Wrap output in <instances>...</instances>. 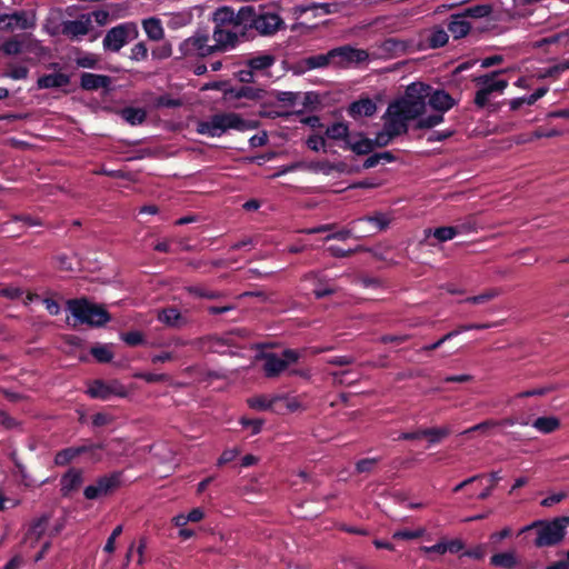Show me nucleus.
<instances>
[{"label":"nucleus","instance_id":"f257e3e1","mask_svg":"<svg viewBox=\"0 0 569 569\" xmlns=\"http://www.w3.org/2000/svg\"><path fill=\"white\" fill-rule=\"evenodd\" d=\"M251 11L249 8L241 7L237 12L227 6L218 8L212 14V21H219L220 27H226L234 32L238 43L252 40L256 33L249 28L248 18Z\"/></svg>","mask_w":569,"mask_h":569},{"label":"nucleus","instance_id":"f03ea898","mask_svg":"<svg viewBox=\"0 0 569 569\" xmlns=\"http://www.w3.org/2000/svg\"><path fill=\"white\" fill-rule=\"evenodd\" d=\"M257 121L246 120L234 112L216 113L208 121L198 124V132L208 137H220L229 129L247 131L254 129Z\"/></svg>","mask_w":569,"mask_h":569},{"label":"nucleus","instance_id":"7ed1b4c3","mask_svg":"<svg viewBox=\"0 0 569 569\" xmlns=\"http://www.w3.org/2000/svg\"><path fill=\"white\" fill-rule=\"evenodd\" d=\"M67 307L76 322L87 325L90 327H102L111 320L108 310L101 306L89 301L87 298L70 299L67 301Z\"/></svg>","mask_w":569,"mask_h":569},{"label":"nucleus","instance_id":"20e7f679","mask_svg":"<svg viewBox=\"0 0 569 569\" xmlns=\"http://www.w3.org/2000/svg\"><path fill=\"white\" fill-rule=\"evenodd\" d=\"M569 526V516L557 517L552 520H537L528 526L526 529H536L537 537L535 546L538 548L552 547L560 543L565 536L567 527Z\"/></svg>","mask_w":569,"mask_h":569},{"label":"nucleus","instance_id":"39448f33","mask_svg":"<svg viewBox=\"0 0 569 569\" xmlns=\"http://www.w3.org/2000/svg\"><path fill=\"white\" fill-rule=\"evenodd\" d=\"M251 11L248 18L249 28L260 36H273L278 30L284 28L283 19L274 12L266 11L263 8L246 6Z\"/></svg>","mask_w":569,"mask_h":569},{"label":"nucleus","instance_id":"423d86ee","mask_svg":"<svg viewBox=\"0 0 569 569\" xmlns=\"http://www.w3.org/2000/svg\"><path fill=\"white\" fill-rule=\"evenodd\" d=\"M138 27L134 22H123L109 29L102 40L104 51L119 52L127 43L137 39Z\"/></svg>","mask_w":569,"mask_h":569},{"label":"nucleus","instance_id":"0eeeda50","mask_svg":"<svg viewBox=\"0 0 569 569\" xmlns=\"http://www.w3.org/2000/svg\"><path fill=\"white\" fill-rule=\"evenodd\" d=\"M123 483V471H113L98 477L94 483L89 485L83 490V496L88 500H96L101 497L113 495Z\"/></svg>","mask_w":569,"mask_h":569},{"label":"nucleus","instance_id":"6e6552de","mask_svg":"<svg viewBox=\"0 0 569 569\" xmlns=\"http://www.w3.org/2000/svg\"><path fill=\"white\" fill-rule=\"evenodd\" d=\"M210 36L208 33L197 32L187 38L179 46L180 58L182 57H208L214 52L213 44H209Z\"/></svg>","mask_w":569,"mask_h":569},{"label":"nucleus","instance_id":"1a4fd4ad","mask_svg":"<svg viewBox=\"0 0 569 569\" xmlns=\"http://www.w3.org/2000/svg\"><path fill=\"white\" fill-rule=\"evenodd\" d=\"M87 393L93 399L103 401L110 400L113 396L119 398H126L128 396L126 387L118 380L106 382L101 379L93 380L89 385Z\"/></svg>","mask_w":569,"mask_h":569},{"label":"nucleus","instance_id":"9d476101","mask_svg":"<svg viewBox=\"0 0 569 569\" xmlns=\"http://www.w3.org/2000/svg\"><path fill=\"white\" fill-rule=\"evenodd\" d=\"M331 66L348 67L353 62H362L368 58L365 50L352 48L351 46H341L329 50Z\"/></svg>","mask_w":569,"mask_h":569},{"label":"nucleus","instance_id":"9b49d317","mask_svg":"<svg viewBox=\"0 0 569 569\" xmlns=\"http://www.w3.org/2000/svg\"><path fill=\"white\" fill-rule=\"evenodd\" d=\"M104 446L102 443H88L81 446H73L64 448L58 451L54 456V463L57 466H67L76 458L84 453L94 455L96 451L102 450Z\"/></svg>","mask_w":569,"mask_h":569},{"label":"nucleus","instance_id":"f8f14e48","mask_svg":"<svg viewBox=\"0 0 569 569\" xmlns=\"http://www.w3.org/2000/svg\"><path fill=\"white\" fill-rule=\"evenodd\" d=\"M214 28L212 32V39L214 41V52H227L234 49L238 43V38L234 32H231L226 27H220L219 21H213Z\"/></svg>","mask_w":569,"mask_h":569},{"label":"nucleus","instance_id":"ddd939ff","mask_svg":"<svg viewBox=\"0 0 569 569\" xmlns=\"http://www.w3.org/2000/svg\"><path fill=\"white\" fill-rule=\"evenodd\" d=\"M92 28V19L90 14H80L74 20L63 21L61 24V32L63 36L76 39L86 36Z\"/></svg>","mask_w":569,"mask_h":569},{"label":"nucleus","instance_id":"4468645a","mask_svg":"<svg viewBox=\"0 0 569 569\" xmlns=\"http://www.w3.org/2000/svg\"><path fill=\"white\" fill-rule=\"evenodd\" d=\"M388 107L389 111L395 112L396 116L401 117L407 122H409L410 120H415L425 113V111H422V106L420 103L410 102L409 100H405L403 98H400L391 102Z\"/></svg>","mask_w":569,"mask_h":569},{"label":"nucleus","instance_id":"2eb2a0df","mask_svg":"<svg viewBox=\"0 0 569 569\" xmlns=\"http://www.w3.org/2000/svg\"><path fill=\"white\" fill-rule=\"evenodd\" d=\"M457 104V100L451 97L446 90L433 88L430 86L428 94V106L437 111L445 113Z\"/></svg>","mask_w":569,"mask_h":569},{"label":"nucleus","instance_id":"dca6fc26","mask_svg":"<svg viewBox=\"0 0 569 569\" xmlns=\"http://www.w3.org/2000/svg\"><path fill=\"white\" fill-rule=\"evenodd\" d=\"M502 73H505V70H496L475 78L473 82L487 91L489 96L493 92L501 93L508 87V81L506 79H497V77Z\"/></svg>","mask_w":569,"mask_h":569},{"label":"nucleus","instance_id":"f3484780","mask_svg":"<svg viewBox=\"0 0 569 569\" xmlns=\"http://www.w3.org/2000/svg\"><path fill=\"white\" fill-rule=\"evenodd\" d=\"M83 483V471L77 468H70L60 479V491L62 497H69L71 492L78 490Z\"/></svg>","mask_w":569,"mask_h":569},{"label":"nucleus","instance_id":"a211bd4d","mask_svg":"<svg viewBox=\"0 0 569 569\" xmlns=\"http://www.w3.org/2000/svg\"><path fill=\"white\" fill-rule=\"evenodd\" d=\"M376 112L377 104L369 97L351 102L347 109L348 116L355 120H359L362 117H372Z\"/></svg>","mask_w":569,"mask_h":569},{"label":"nucleus","instance_id":"6ab92c4d","mask_svg":"<svg viewBox=\"0 0 569 569\" xmlns=\"http://www.w3.org/2000/svg\"><path fill=\"white\" fill-rule=\"evenodd\" d=\"M111 86V77L106 74H97L83 72L80 76V87L86 91H97L99 89H109Z\"/></svg>","mask_w":569,"mask_h":569},{"label":"nucleus","instance_id":"aec40b11","mask_svg":"<svg viewBox=\"0 0 569 569\" xmlns=\"http://www.w3.org/2000/svg\"><path fill=\"white\" fill-rule=\"evenodd\" d=\"M430 90V84L423 82H413L409 84L406 89L405 100H409L410 102H418L422 106V111L426 112V107L428 104V94Z\"/></svg>","mask_w":569,"mask_h":569},{"label":"nucleus","instance_id":"412c9836","mask_svg":"<svg viewBox=\"0 0 569 569\" xmlns=\"http://www.w3.org/2000/svg\"><path fill=\"white\" fill-rule=\"evenodd\" d=\"M328 66H331V61L329 58V51L327 53L309 56V57H306V58L299 60L296 64V72L305 73L307 71H310L313 69H322Z\"/></svg>","mask_w":569,"mask_h":569},{"label":"nucleus","instance_id":"4be33fe9","mask_svg":"<svg viewBox=\"0 0 569 569\" xmlns=\"http://www.w3.org/2000/svg\"><path fill=\"white\" fill-rule=\"evenodd\" d=\"M383 118V129L387 130L389 132V136H391L393 139L408 132V122L403 120L401 117L396 116L395 112L389 111V107L387 108Z\"/></svg>","mask_w":569,"mask_h":569},{"label":"nucleus","instance_id":"5701e85b","mask_svg":"<svg viewBox=\"0 0 569 569\" xmlns=\"http://www.w3.org/2000/svg\"><path fill=\"white\" fill-rule=\"evenodd\" d=\"M264 359L263 372L267 378H276L288 368V362L273 352L262 353Z\"/></svg>","mask_w":569,"mask_h":569},{"label":"nucleus","instance_id":"b1692460","mask_svg":"<svg viewBox=\"0 0 569 569\" xmlns=\"http://www.w3.org/2000/svg\"><path fill=\"white\" fill-rule=\"evenodd\" d=\"M70 76L62 72L43 74L37 80L38 89H58L70 84Z\"/></svg>","mask_w":569,"mask_h":569},{"label":"nucleus","instance_id":"393cba45","mask_svg":"<svg viewBox=\"0 0 569 569\" xmlns=\"http://www.w3.org/2000/svg\"><path fill=\"white\" fill-rule=\"evenodd\" d=\"M305 280H316L317 287L313 289L316 299H323L328 296H332L337 292V287L325 284L323 277L318 271H310L305 274Z\"/></svg>","mask_w":569,"mask_h":569},{"label":"nucleus","instance_id":"a878e982","mask_svg":"<svg viewBox=\"0 0 569 569\" xmlns=\"http://www.w3.org/2000/svg\"><path fill=\"white\" fill-rule=\"evenodd\" d=\"M470 29L471 26L462 13L451 16V20L448 23V31L453 36L455 39L466 37Z\"/></svg>","mask_w":569,"mask_h":569},{"label":"nucleus","instance_id":"bb28decb","mask_svg":"<svg viewBox=\"0 0 569 569\" xmlns=\"http://www.w3.org/2000/svg\"><path fill=\"white\" fill-rule=\"evenodd\" d=\"M379 49L385 56L396 57L406 52L407 42L397 38H387L381 42Z\"/></svg>","mask_w":569,"mask_h":569},{"label":"nucleus","instance_id":"cd10ccee","mask_svg":"<svg viewBox=\"0 0 569 569\" xmlns=\"http://www.w3.org/2000/svg\"><path fill=\"white\" fill-rule=\"evenodd\" d=\"M341 9V4L333 3H320V2H309L302 3L297 8L299 13H306L308 11L321 10L322 14H332L339 12Z\"/></svg>","mask_w":569,"mask_h":569},{"label":"nucleus","instance_id":"c85d7f7f","mask_svg":"<svg viewBox=\"0 0 569 569\" xmlns=\"http://www.w3.org/2000/svg\"><path fill=\"white\" fill-rule=\"evenodd\" d=\"M359 140H353L352 138L347 140V146H343L345 149H350L358 156H367L373 151V143L371 139L362 137L361 134Z\"/></svg>","mask_w":569,"mask_h":569},{"label":"nucleus","instance_id":"c756f323","mask_svg":"<svg viewBox=\"0 0 569 569\" xmlns=\"http://www.w3.org/2000/svg\"><path fill=\"white\" fill-rule=\"evenodd\" d=\"M532 427L543 435H549L560 428V420L555 416H543L537 418Z\"/></svg>","mask_w":569,"mask_h":569},{"label":"nucleus","instance_id":"7c9ffc66","mask_svg":"<svg viewBox=\"0 0 569 569\" xmlns=\"http://www.w3.org/2000/svg\"><path fill=\"white\" fill-rule=\"evenodd\" d=\"M490 565L503 569H513L518 565V560L513 551L498 552L491 556Z\"/></svg>","mask_w":569,"mask_h":569},{"label":"nucleus","instance_id":"2f4dec72","mask_svg":"<svg viewBox=\"0 0 569 569\" xmlns=\"http://www.w3.org/2000/svg\"><path fill=\"white\" fill-rule=\"evenodd\" d=\"M276 62V58L271 53H260L256 57L249 58L246 66L251 68L253 71H263L272 67Z\"/></svg>","mask_w":569,"mask_h":569},{"label":"nucleus","instance_id":"473e14b6","mask_svg":"<svg viewBox=\"0 0 569 569\" xmlns=\"http://www.w3.org/2000/svg\"><path fill=\"white\" fill-rule=\"evenodd\" d=\"M425 232L427 238L432 236L438 242H445L453 239L457 234H459V229L458 227L445 226L433 230L427 229Z\"/></svg>","mask_w":569,"mask_h":569},{"label":"nucleus","instance_id":"72a5a7b5","mask_svg":"<svg viewBox=\"0 0 569 569\" xmlns=\"http://www.w3.org/2000/svg\"><path fill=\"white\" fill-rule=\"evenodd\" d=\"M120 114L131 126L142 124L147 119V111L142 108L126 107Z\"/></svg>","mask_w":569,"mask_h":569},{"label":"nucleus","instance_id":"f704fd0d","mask_svg":"<svg viewBox=\"0 0 569 569\" xmlns=\"http://www.w3.org/2000/svg\"><path fill=\"white\" fill-rule=\"evenodd\" d=\"M144 32L148 38L153 41H158L162 39L164 34V30L162 28L161 21L158 18H148L142 22Z\"/></svg>","mask_w":569,"mask_h":569},{"label":"nucleus","instance_id":"c9c22d12","mask_svg":"<svg viewBox=\"0 0 569 569\" xmlns=\"http://www.w3.org/2000/svg\"><path fill=\"white\" fill-rule=\"evenodd\" d=\"M9 21L11 22V30L21 29L27 30L33 28L34 22L30 19L29 14L24 10L16 11L9 14Z\"/></svg>","mask_w":569,"mask_h":569},{"label":"nucleus","instance_id":"e433bc0d","mask_svg":"<svg viewBox=\"0 0 569 569\" xmlns=\"http://www.w3.org/2000/svg\"><path fill=\"white\" fill-rule=\"evenodd\" d=\"M326 136L332 140H343L347 146V140L350 139L349 128L343 122H336L329 126L326 130Z\"/></svg>","mask_w":569,"mask_h":569},{"label":"nucleus","instance_id":"4c0bfd02","mask_svg":"<svg viewBox=\"0 0 569 569\" xmlns=\"http://www.w3.org/2000/svg\"><path fill=\"white\" fill-rule=\"evenodd\" d=\"M230 93L237 99L247 98L249 100H258L262 97L263 90L250 86H240L239 88H231Z\"/></svg>","mask_w":569,"mask_h":569},{"label":"nucleus","instance_id":"58836bf2","mask_svg":"<svg viewBox=\"0 0 569 569\" xmlns=\"http://www.w3.org/2000/svg\"><path fill=\"white\" fill-rule=\"evenodd\" d=\"M158 319L167 326L179 328L182 316L176 308H166L159 313Z\"/></svg>","mask_w":569,"mask_h":569},{"label":"nucleus","instance_id":"ea45409f","mask_svg":"<svg viewBox=\"0 0 569 569\" xmlns=\"http://www.w3.org/2000/svg\"><path fill=\"white\" fill-rule=\"evenodd\" d=\"M48 525V517L41 516L34 520L27 532V539H33L36 542L44 535Z\"/></svg>","mask_w":569,"mask_h":569},{"label":"nucleus","instance_id":"a19ab883","mask_svg":"<svg viewBox=\"0 0 569 569\" xmlns=\"http://www.w3.org/2000/svg\"><path fill=\"white\" fill-rule=\"evenodd\" d=\"M356 223L359 222H369L373 224V227L378 230H385L388 228L390 223V219L382 212H376L373 216H365L355 221Z\"/></svg>","mask_w":569,"mask_h":569},{"label":"nucleus","instance_id":"79ce46f5","mask_svg":"<svg viewBox=\"0 0 569 569\" xmlns=\"http://www.w3.org/2000/svg\"><path fill=\"white\" fill-rule=\"evenodd\" d=\"M188 292L197 298H206L209 300H216L224 297V293L221 291L209 290L201 286H191L188 288Z\"/></svg>","mask_w":569,"mask_h":569},{"label":"nucleus","instance_id":"37998d69","mask_svg":"<svg viewBox=\"0 0 569 569\" xmlns=\"http://www.w3.org/2000/svg\"><path fill=\"white\" fill-rule=\"evenodd\" d=\"M466 18H485L492 13V6L490 4H476L472 7L466 8L461 12Z\"/></svg>","mask_w":569,"mask_h":569},{"label":"nucleus","instance_id":"c03bdc74","mask_svg":"<svg viewBox=\"0 0 569 569\" xmlns=\"http://www.w3.org/2000/svg\"><path fill=\"white\" fill-rule=\"evenodd\" d=\"M423 433L430 443H438L451 433V429L449 427L425 428Z\"/></svg>","mask_w":569,"mask_h":569},{"label":"nucleus","instance_id":"a18cd8bd","mask_svg":"<svg viewBox=\"0 0 569 569\" xmlns=\"http://www.w3.org/2000/svg\"><path fill=\"white\" fill-rule=\"evenodd\" d=\"M443 120H445L443 113H441V112L433 113L428 117L420 118L415 123L413 129L415 130L431 129V128L438 126L439 123L443 122Z\"/></svg>","mask_w":569,"mask_h":569},{"label":"nucleus","instance_id":"49530a36","mask_svg":"<svg viewBox=\"0 0 569 569\" xmlns=\"http://www.w3.org/2000/svg\"><path fill=\"white\" fill-rule=\"evenodd\" d=\"M90 353L99 363H109L113 359V352L102 345L91 347Z\"/></svg>","mask_w":569,"mask_h":569},{"label":"nucleus","instance_id":"de8ad7c7","mask_svg":"<svg viewBox=\"0 0 569 569\" xmlns=\"http://www.w3.org/2000/svg\"><path fill=\"white\" fill-rule=\"evenodd\" d=\"M99 62L100 57L92 52H87L76 58V64L79 68L96 69Z\"/></svg>","mask_w":569,"mask_h":569},{"label":"nucleus","instance_id":"09e8293b","mask_svg":"<svg viewBox=\"0 0 569 569\" xmlns=\"http://www.w3.org/2000/svg\"><path fill=\"white\" fill-rule=\"evenodd\" d=\"M29 69L26 66H14L9 63L6 71L3 72V77L10 78L13 80H22L28 77Z\"/></svg>","mask_w":569,"mask_h":569},{"label":"nucleus","instance_id":"8fccbe9b","mask_svg":"<svg viewBox=\"0 0 569 569\" xmlns=\"http://www.w3.org/2000/svg\"><path fill=\"white\" fill-rule=\"evenodd\" d=\"M1 50L7 56L20 54L23 50L22 41L18 40L17 37L10 38L2 43Z\"/></svg>","mask_w":569,"mask_h":569},{"label":"nucleus","instance_id":"3c124183","mask_svg":"<svg viewBox=\"0 0 569 569\" xmlns=\"http://www.w3.org/2000/svg\"><path fill=\"white\" fill-rule=\"evenodd\" d=\"M448 33L442 29H437L429 37V47L432 49L441 48L448 42Z\"/></svg>","mask_w":569,"mask_h":569},{"label":"nucleus","instance_id":"603ef678","mask_svg":"<svg viewBox=\"0 0 569 569\" xmlns=\"http://www.w3.org/2000/svg\"><path fill=\"white\" fill-rule=\"evenodd\" d=\"M121 339L130 347H137L144 343V336L138 330L121 333Z\"/></svg>","mask_w":569,"mask_h":569},{"label":"nucleus","instance_id":"864d4df0","mask_svg":"<svg viewBox=\"0 0 569 569\" xmlns=\"http://www.w3.org/2000/svg\"><path fill=\"white\" fill-rule=\"evenodd\" d=\"M299 98L300 93L298 92L278 91L276 93V99L286 107H293Z\"/></svg>","mask_w":569,"mask_h":569},{"label":"nucleus","instance_id":"5fc2aeb1","mask_svg":"<svg viewBox=\"0 0 569 569\" xmlns=\"http://www.w3.org/2000/svg\"><path fill=\"white\" fill-rule=\"evenodd\" d=\"M501 422H498V420H493V419H488V420H485L480 423H477L470 428H468L467 430H465L462 432V435H469L471 432H476V431H480V432H483L486 433L488 430L495 428V427H498L500 426Z\"/></svg>","mask_w":569,"mask_h":569},{"label":"nucleus","instance_id":"6e6d98bb","mask_svg":"<svg viewBox=\"0 0 569 569\" xmlns=\"http://www.w3.org/2000/svg\"><path fill=\"white\" fill-rule=\"evenodd\" d=\"M247 403L251 409L259 411H264L272 407V401L268 400L263 396L249 398Z\"/></svg>","mask_w":569,"mask_h":569},{"label":"nucleus","instance_id":"4d7b16f0","mask_svg":"<svg viewBox=\"0 0 569 569\" xmlns=\"http://www.w3.org/2000/svg\"><path fill=\"white\" fill-rule=\"evenodd\" d=\"M306 144L312 151L323 150V152H328L327 141L321 136L312 134L308 137Z\"/></svg>","mask_w":569,"mask_h":569},{"label":"nucleus","instance_id":"13d9d810","mask_svg":"<svg viewBox=\"0 0 569 569\" xmlns=\"http://www.w3.org/2000/svg\"><path fill=\"white\" fill-rule=\"evenodd\" d=\"M239 422L244 429H250L251 435H258L262 429L264 420L242 417Z\"/></svg>","mask_w":569,"mask_h":569},{"label":"nucleus","instance_id":"bf43d9fd","mask_svg":"<svg viewBox=\"0 0 569 569\" xmlns=\"http://www.w3.org/2000/svg\"><path fill=\"white\" fill-rule=\"evenodd\" d=\"M148 58V48L144 42H138L131 48L130 59L134 61H143Z\"/></svg>","mask_w":569,"mask_h":569},{"label":"nucleus","instance_id":"052dcab7","mask_svg":"<svg viewBox=\"0 0 569 569\" xmlns=\"http://www.w3.org/2000/svg\"><path fill=\"white\" fill-rule=\"evenodd\" d=\"M136 377L141 379L148 383H158L168 381L169 377L166 373H152V372H141L137 373Z\"/></svg>","mask_w":569,"mask_h":569},{"label":"nucleus","instance_id":"680f3d73","mask_svg":"<svg viewBox=\"0 0 569 569\" xmlns=\"http://www.w3.org/2000/svg\"><path fill=\"white\" fill-rule=\"evenodd\" d=\"M380 461V458H365L356 463V471L358 473L370 472L373 467Z\"/></svg>","mask_w":569,"mask_h":569},{"label":"nucleus","instance_id":"e2e57ef3","mask_svg":"<svg viewBox=\"0 0 569 569\" xmlns=\"http://www.w3.org/2000/svg\"><path fill=\"white\" fill-rule=\"evenodd\" d=\"M489 478H490V481H491V487H487L486 489H483L478 496H477V499L479 500H486L490 497L495 486L501 480V477L499 475L498 471H492L490 472L489 475Z\"/></svg>","mask_w":569,"mask_h":569},{"label":"nucleus","instance_id":"0e129e2a","mask_svg":"<svg viewBox=\"0 0 569 569\" xmlns=\"http://www.w3.org/2000/svg\"><path fill=\"white\" fill-rule=\"evenodd\" d=\"M152 57L158 60H163L172 54V47L169 42H164L152 49Z\"/></svg>","mask_w":569,"mask_h":569},{"label":"nucleus","instance_id":"69168bd1","mask_svg":"<svg viewBox=\"0 0 569 569\" xmlns=\"http://www.w3.org/2000/svg\"><path fill=\"white\" fill-rule=\"evenodd\" d=\"M14 466L18 469V472L21 477V482L26 487H32L36 485V481L28 475L27 469L22 462L17 459H13Z\"/></svg>","mask_w":569,"mask_h":569},{"label":"nucleus","instance_id":"338daca9","mask_svg":"<svg viewBox=\"0 0 569 569\" xmlns=\"http://www.w3.org/2000/svg\"><path fill=\"white\" fill-rule=\"evenodd\" d=\"M423 533V530L419 529V530H408V529H405V530H398L393 533V538L395 539H402V540H413V539H418L422 536Z\"/></svg>","mask_w":569,"mask_h":569},{"label":"nucleus","instance_id":"774afa93","mask_svg":"<svg viewBox=\"0 0 569 569\" xmlns=\"http://www.w3.org/2000/svg\"><path fill=\"white\" fill-rule=\"evenodd\" d=\"M566 70H569V60H563V61L548 68L545 76L551 77V78H558L560 76V73H562Z\"/></svg>","mask_w":569,"mask_h":569}]
</instances>
